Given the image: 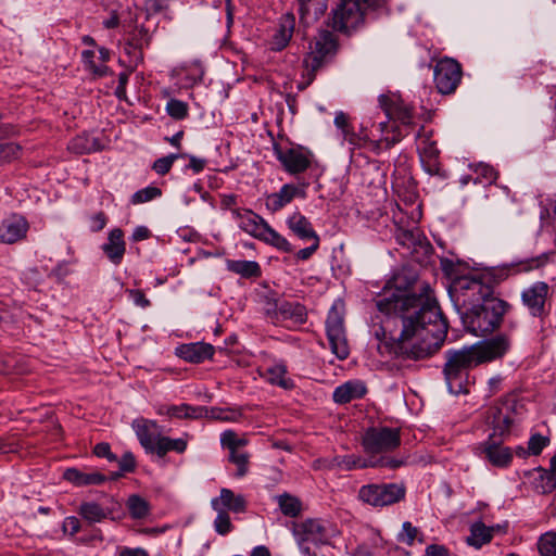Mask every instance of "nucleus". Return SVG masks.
Here are the masks:
<instances>
[{
  "label": "nucleus",
  "instance_id": "4",
  "mask_svg": "<svg viewBox=\"0 0 556 556\" xmlns=\"http://www.w3.org/2000/svg\"><path fill=\"white\" fill-rule=\"evenodd\" d=\"M231 216L238 227L248 235L260 239L283 252H291L290 242L274 230L260 215L247 208H232Z\"/></svg>",
  "mask_w": 556,
  "mask_h": 556
},
{
  "label": "nucleus",
  "instance_id": "15",
  "mask_svg": "<svg viewBox=\"0 0 556 556\" xmlns=\"http://www.w3.org/2000/svg\"><path fill=\"white\" fill-rule=\"evenodd\" d=\"M275 152L283 168L290 174L303 173L312 163V152L301 146L286 149L275 148Z\"/></svg>",
  "mask_w": 556,
  "mask_h": 556
},
{
  "label": "nucleus",
  "instance_id": "11",
  "mask_svg": "<svg viewBox=\"0 0 556 556\" xmlns=\"http://www.w3.org/2000/svg\"><path fill=\"white\" fill-rule=\"evenodd\" d=\"M371 0H341L332 14V28L349 30L358 25L363 18V5Z\"/></svg>",
  "mask_w": 556,
  "mask_h": 556
},
{
  "label": "nucleus",
  "instance_id": "45",
  "mask_svg": "<svg viewBox=\"0 0 556 556\" xmlns=\"http://www.w3.org/2000/svg\"><path fill=\"white\" fill-rule=\"evenodd\" d=\"M21 154V147L14 142L0 143V165L16 160Z\"/></svg>",
  "mask_w": 556,
  "mask_h": 556
},
{
  "label": "nucleus",
  "instance_id": "13",
  "mask_svg": "<svg viewBox=\"0 0 556 556\" xmlns=\"http://www.w3.org/2000/svg\"><path fill=\"white\" fill-rule=\"evenodd\" d=\"M462 79L460 65L453 59L440 60L434 67V83L439 92L450 94L455 91Z\"/></svg>",
  "mask_w": 556,
  "mask_h": 556
},
{
  "label": "nucleus",
  "instance_id": "35",
  "mask_svg": "<svg viewBox=\"0 0 556 556\" xmlns=\"http://www.w3.org/2000/svg\"><path fill=\"white\" fill-rule=\"evenodd\" d=\"M78 514L89 523H96L108 518L110 511L96 502H83Z\"/></svg>",
  "mask_w": 556,
  "mask_h": 556
},
{
  "label": "nucleus",
  "instance_id": "9",
  "mask_svg": "<svg viewBox=\"0 0 556 556\" xmlns=\"http://www.w3.org/2000/svg\"><path fill=\"white\" fill-rule=\"evenodd\" d=\"M405 496V488L397 483L366 484L358 491V498L374 507L389 506Z\"/></svg>",
  "mask_w": 556,
  "mask_h": 556
},
{
  "label": "nucleus",
  "instance_id": "20",
  "mask_svg": "<svg viewBox=\"0 0 556 556\" xmlns=\"http://www.w3.org/2000/svg\"><path fill=\"white\" fill-rule=\"evenodd\" d=\"M510 340L505 334H500L482 345H471L476 355L481 358V364L502 357L509 349Z\"/></svg>",
  "mask_w": 556,
  "mask_h": 556
},
{
  "label": "nucleus",
  "instance_id": "8",
  "mask_svg": "<svg viewBox=\"0 0 556 556\" xmlns=\"http://www.w3.org/2000/svg\"><path fill=\"white\" fill-rule=\"evenodd\" d=\"M401 444V432L396 428H370L363 437V446L370 457L396 450Z\"/></svg>",
  "mask_w": 556,
  "mask_h": 556
},
{
  "label": "nucleus",
  "instance_id": "29",
  "mask_svg": "<svg viewBox=\"0 0 556 556\" xmlns=\"http://www.w3.org/2000/svg\"><path fill=\"white\" fill-rule=\"evenodd\" d=\"M287 225L289 229L302 240L319 238L313 229L311 222L299 212H294L288 217Z\"/></svg>",
  "mask_w": 556,
  "mask_h": 556
},
{
  "label": "nucleus",
  "instance_id": "48",
  "mask_svg": "<svg viewBox=\"0 0 556 556\" xmlns=\"http://www.w3.org/2000/svg\"><path fill=\"white\" fill-rule=\"evenodd\" d=\"M549 444V438L540 433L530 437L528 442V453L531 455H540L542 451Z\"/></svg>",
  "mask_w": 556,
  "mask_h": 556
},
{
  "label": "nucleus",
  "instance_id": "14",
  "mask_svg": "<svg viewBox=\"0 0 556 556\" xmlns=\"http://www.w3.org/2000/svg\"><path fill=\"white\" fill-rule=\"evenodd\" d=\"M390 121L374 123L372 129L368 131L371 138L370 146L375 153L390 149L405 137L399 126L390 125Z\"/></svg>",
  "mask_w": 556,
  "mask_h": 556
},
{
  "label": "nucleus",
  "instance_id": "56",
  "mask_svg": "<svg viewBox=\"0 0 556 556\" xmlns=\"http://www.w3.org/2000/svg\"><path fill=\"white\" fill-rule=\"evenodd\" d=\"M121 472L113 475L112 479H116L122 476L123 472H131L136 467V462L132 453L125 452L123 456L117 460Z\"/></svg>",
  "mask_w": 556,
  "mask_h": 556
},
{
  "label": "nucleus",
  "instance_id": "46",
  "mask_svg": "<svg viewBox=\"0 0 556 556\" xmlns=\"http://www.w3.org/2000/svg\"><path fill=\"white\" fill-rule=\"evenodd\" d=\"M166 112L175 119H182L188 115V105L184 101L170 99L166 104Z\"/></svg>",
  "mask_w": 556,
  "mask_h": 556
},
{
  "label": "nucleus",
  "instance_id": "33",
  "mask_svg": "<svg viewBox=\"0 0 556 556\" xmlns=\"http://www.w3.org/2000/svg\"><path fill=\"white\" fill-rule=\"evenodd\" d=\"M300 14L306 24L317 21L327 10V0H299Z\"/></svg>",
  "mask_w": 556,
  "mask_h": 556
},
{
  "label": "nucleus",
  "instance_id": "5",
  "mask_svg": "<svg viewBox=\"0 0 556 556\" xmlns=\"http://www.w3.org/2000/svg\"><path fill=\"white\" fill-rule=\"evenodd\" d=\"M448 293L460 313L493 298L490 286L483 283L480 279L469 276L454 279L450 286Z\"/></svg>",
  "mask_w": 556,
  "mask_h": 556
},
{
  "label": "nucleus",
  "instance_id": "39",
  "mask_svg": "<svg viewBox=\"0 0 556 556\" xmlns=\"http://www.w3.org/2000/svg\"><path fill=\"white\" fill-rule=\"evenodd\" d=\"M329 468H340L344 470H353L357 468H368V459H363L355 455L334 456L329 460Z\"/></svg>",
  "mask_w": 556,
  "mask_h": 556
},
{
  "label": "nucleus",
  "instance_id": "37",
  "mask_svg": "<svg viewBox=\"0 0 556 556\" xmlns=\"http://www.w3.org/2000/svg\"><path fill=\"white\" fill-rule=\"evenodd\" d=\"M187 448V441L184 439H170L168 437L160 435L159 440H156V444L152 451V453L157 454L160 457H163L169 451H174L177 453H184Z\"/></svg>",
  "mask_w": 556,
  "mask_h": 556
},
{
  "label": "nucleus",
  "instance_id": "6",
  "mask_svg": "<svg viewBox=\"0 0 556 556\" xmlns=\"http://www.w3.org/2000/svg\"><path fill=\"white\" fill-rule=\"evenodd\" d=\"M311 51L303 60V83L298 88L305 89L315 79V73L320 68L328 56L332 55L337 49V40L332 31L320 30L309 47Z\"/></svg>",
  "mask_w": 556,
  "mask_h": 556
},
{
  "label": "nucleus",
  "instance_id": "16",
  "mask_svg": "<svg viewBox=\"0 0 556 556\" xmlns=\"http://www.w3.org/2000/svg\"><path fill=\"white\" fill-rule=\"evenodd\" d=\"M517 422V415L509 404H503L493 408L490 417V424L492 425V433H490V440L502 439L510 433V429Z\"/></svg>",
  "mask_w": 556,
  "mask_h": 556
},
{
  "label": "nucleus",
  "instance_id": "10",
  "mask_svg": "<svg viewBox=\"0 0 556 556\" xmlns=\"http://www.w3.org/2000/svg\"><path fill=\"white\" fill-rule=\"evenodd\" d=\"M549 286L545 281H535L521 292V302L533 317L544 318L548 315Z\"/></svg>",
  "mask_w": 556,
  "mask_h": 556
},
{
  "label": "nucleus",
  "instance_id": "12",
  "mask_svg": "<svg viewBox=\"0 0 556 556\" xmlns=\"http://www.w3.org/2000/svg\"><path fill=\"white\" fill-rule=\"evenodd\" d=\"M326 331L332 353L339 359H345L350 354V350L345 338L343 317L334 307L328 313Z\"/></svg>",
  "mask_w": 556,
  "mask_h": 556
},
{
  "label": "nucleus",
  "instance_id": "30",
  "mask_svg": "<svg viewBox=\"0 0 556 556\" xmlns=\"http://www.w3.org/2000/svg\"><path fill=\"white\" fill-rule=\"evenodd\" d=\"M366 393V388L362 382L348 381L333 391V401L338 404H345L352 400L359 399Z\"/></svg>",
  "mask_w": 556,
  "mask_h": 556
},
{
  "label": "nucleus",
  "instance_id": "40",
  "mask_svg": "<svg viewBox=\"0 0 556 556\" xmlns=\"http://www.w3.org/2000/svg\"><path fill=\"white\" fill-rule=\"evenodd\" d=\"M279 508L285 516L296 517L302 510V504L299 498L290 494H281L277 497Z\"/></svg>",
  "mask_w": 556,
  "mask_h": 556
},
{
  "label": "nucleus",
  "instance_id": "7",
  "mask_svg": "<svg viewBox=\"0 0 556 556\" xmlns=\"http://www.w3.org/2000/svg\"><path fill=\"white\" fill-rule=\"evenodd\" d=\"M293 534L303 556H317L319 547L329 543L328 529L321 519H306L296 523Z\"/></svg>",
  "mask_w": 556,
  "mask_h": 556
},
{
  "label": "nucleus",
  "instance_id": "63",
  "mask_svg": "<svg viewBox=\"0 0 556 556\" xmlns=\"http://www.w3.org/2000/svg\"><path fill=\"white\" fill-rule=\"evenodd\" d=\"M128 294L137 306L144 308L150 305V301L146 298L144 293L141 290H128Z\"/></svg>",
  "mask_w": 556,
  "mask_h": 556
},
{
  "label": "nucleus",
  "instance_id": "59",
  "mask_svg": "<svg viewBox=\"0 0 556 556\" xmlns=\"http://www.w3.org/2000/svg\"><path fill=\"white\" fill-rule=\"evenodd\" d=\"M491 195L503 204L515 201V197L511 194L510 190L505 186H495Z\"/></svg>",
  "mask_w": 556,
  "mask_h": 556
},
{
  "label": "nucleus",
  "instance_id": "57",
  "mask_svg": "<svg viewBox=\"0 0 556 556\" xmlns=\"http://www.w3.org/2000/svg\"><path fill=\"white\" fill-rule=\"evenodd\" d=\"M417 534L418 529L414 527L409 521H405L402 525V531L399 533L397 540L407 545H413Z\"/></svg>",
  "mask_w": 556,
  "mask_h": 556
},
{
  "label": "nucleus",
  "instance_id": "55",
  "mask_svg": "<svg viewBox=\"0 0 556 556\" xmlns=\"http://www.w3.org/2000/svg\"><path fill=\"white\" fill-rule=\"evenodd\" d=\"M477 179H479L481 182L485 181L488 184H492L497 179V172L488 164H479L476 168Z\"/></svg>",
  "mask_w": 556,
  "mask_h": 556
},
{
  "label": "nucleus",
  "instance_id": "38",
  "mask_svg": "<svg viewBox=\"0 0 556 556\" xmlns=\"http://www.w3.org/2000/svg\"><path fill=\"white\" fill-rule=\"evenodd\" d=\"M277 307L285 319H291L295 324H303L306 320L305 307L300 303L283 301L277 304Z\"/></svg>",
  "mask_w": 556,
  "mask_h": 556
},
{
  "label": "nucleus",
  "instance_id": "3",
  "mask_svg": "<svg viewBox=\"0 0 556 556\" xmlns=\"http://www.w3.org/2000/svg\"><path fill=\"white\" fill-rule=\"evenodd\" d=\"M506 308L505 301L493 296L462 312V320L469 332L482 337L494 331L501 325Z\"/></svg>",
  "mask_w": 556,
  "mask_h": 556
},
{
  "label": "nucleus",
  "instance_id": "18",
  "mask_svg": "<svg viewBox=\"0 0 556 556\" xmlns=\"http://www.w3.org/2000/svg\"><path fill=\"white\" fill-rule=\"evenodd\" d=\"M29 225L27 220L17 214L4 218L0 223V242L12 244L26 237Z\"/></svg>",
  "mask_w": 556,
  "mask_h": 556
},
{
  "label": "nucleus",
  "instance_id": "44",
  "mask_svg": "<svg viewBox=\"0 0 556 556\" xmlns=\"http://www.w3.org/2000/svg\"><path fill=\"white\" fill-rule=\"evenodd\" d=\"M538 548L541 556H556V533L542 534L538 541Z\"/></svg>",
  "mask_w": 556,
  "mask_h": 556
},
{
  "label": "nucleus",
  "instance_id": "61",
  "mask_svg": "<svg viewBox=\"0 0 556 556\" xmlns=\"http://www.w3.org/2000/svg\"><path fill=\"white\" fill-rule=\"evenodd\" d=\"M551 255H553V253H542L536 257L529 258L525 263V269L530 270L544 266L545 264L548 263Z\"/></svg>",
  "mask_w": 556,
  "mask_h": 556
},
{
  "label": "nucleus",
  "instance_id": "34",
  "mask_svg": "<svg viewBox=\"0 0 556 556\" xmlns=\"http://www.w3.org/2000/svg\"><path fill=\"white\" fill-rule=\"evenodd\" d=\"M226 265L228 270L243 278L258 277L261 275V267L254 261L228 260Z\"/></svg>",
  "mask_w": 556,
  "mask_h": 556
},
{
  "label": "nucleus",
  "instance_id": "32",
  "mask_svg": "<svg viewBox=\"0 0 556 556\" xmlns=\"http://www.w3.org/2000/svg\"><path fill=\"white\" fill-rule=\"evenodd\" d=\"M493 534V527H488L481 521L473 522L470 526V535L467 536L466 542L470 546L480 548L492 541Z\"/></svg>",
  "mask_w": 556,
  "mask_h": 556
},
{
  "label": "nucleus",
  "instance_id": "64",
  "mask_svg": "<svg viewBox=\"0 0 556 556\" xmlns=\"http://www.w3.org/2000/svg\"><path fill=\"white\" fill-rule=\"evenodd\" d=\"M311 240H312V244L309 247L301 249L296 253V257L299 260L305 261V260L309 258L317 251V249L319 247V238H315V239H311Z\"/></svg>",
  "mask_w": 556,
  "mask_h": 556
},
{
  "label": "nucleus",
  "instance_id": "21",
  "mask_svg": "<svg viewBox=\"0 0 556 556\" xmlns=\"http://www.w3.org/2000/svg\"><path fill=\"white\" fill-rule=\"evenodd\" d=\"M132 428L140 444L148 453H152L156 444V440H159L161 435L159 425L153 420L137 419L132 422Z\"/></svg>",
  "mask_w": 556,
  "mask_h": 556
},
{
  "label": "nucleus",
  "instance_id": "52",
  "mask_svg": "<svg viewBox=\"0 0 556 556\" xmlns=\"http://www.w3.org/2000/svg\"><path fill=\"white\" fill-rule=\"evenodd\" d=\"M540 475V488L542 489L543 493L552 492L556 489V472H554L552 469H539Z\"/></svg>",
  "mask_w": 556,
  "mask_h": 556
},
{
  "label": "nucleus",
  "instance_id": "27",
  "mask_svg": "<svg viewBox=\"0 0 556 556\" xmlns=\"http://www.w3.org/2000/svg\"><path fill=\"white\" fill-rule=\"evenodd\" d=\"M294 16L287 14L280 18L279 27L271 39V49L280 51L287 47L294 30Z\"/></svg>",
  "mask_w": 556,
  "mask_h": 556
},
{
  "label": "nucleus",
  "instance_id": "53",
  "mask_svg": "<svg viewBox=\"0 0 556 556\" xmlns=\"http://www.w3.org/2000/svg\"><path fill=\"white\" fill-rule=\"evenodd\" d=\"M180 155L179 154H169L167 156H164V157H161V159H157L153 165H152V169L157 173L159 175H165L167 174L174 162L179 157Z\"/></svg>",
  "mask_w": 556,
  "mask_h": 556
},
{
  "label": "nucleus",
  "instance_id": "19",
  "mask_svg": "<svg viewBox=\"0 0 556 556\" xmlns=\"http://www.w3.org/2000/svg\"><path fill=\"white\" fill-rule=\"evenodd\" d=\"M378 101L389 119L396 121L403 126H409L413 123L412 109L401 99L381 94Z\"/></svg>",
  "mask_w": 556,
  "mask_h": 556
},
{
  "label": "nucleus",
  "instance_id": "23",
  "mask_svg": "<svg viewBox=\"0 0 556 556\" xmlns=\"http://www.w3.org/2000/svg\"><path fill=\"white\" fill-rule=\"evenodd\" d=\"M211 506L215 511L228 509L241 514L247 509V501L243 495L235 494L230 489L223 488L219 496L211 500Z\"/></svg>",
  "mask_w": 556,
  "mask_h": 556
},
{
  "label": "nucleus",
  "instance_id": "1",
  "mask_svg": "<svg viewBox=\"0 0 556 556\" xmlns=\"http://www.w3.org/2000/svg\"><path fill=\"white\" fill-rule=\"evenodd\" d=\"M376 306L381 313L402 317L403 329L396 352L419 359L432 355L442 346L447 323L429 285H422L419 294L401 292L378 299Z\"/></svg>",
  "mask_w": 556,
  "mask_h": 556
},
{
  "label": "nucleus",
  "instance_id": "28",
  "mask_svg": "<svg viewBox=\"0 0 556 556\" xmlns=\"http://www.w3.org/2000/svg\"><path fill=\"white\" fill-rule=\"evenodd\" d=\"M180 356L191 363H202L214 354V346L208 343L197 342L185 344L179 349Z\"/></svg>",
  "mask_w": 556,
  "mask_h": 556
},
{
  "label": "nucleus",
  "instance_id": "22",
  "mask_svg": "<svg viewBox=\"0 0 556 556\" xmlns=\"http://www.w3.org/2000/svg\"><path fill=\"white\" fill-rule=\"evenodd\" d=\"M101 249L112 264L119 265L126 252L123 230L119 228L112 229Z\"/></svg>",
  "mask_w": 556,
  "mask_h": 556
},
{
  "label": "nucleus",
  "instance_id": "31",
  "mask_svg": "<svg viewBox=\"0 0 556 556\" xmlns=\"http://www.w3.org/2000/svg\"><path fill=\"white\" fill-rule=\"evenodd\" d=\"M161 414H166L170 417L199 419L207 416L208 408L204 406H191L189 404L172 405L165 407V410H160Z\"/></svg>",
  "mask_w": 556,
  "mask_h": 556
},
{
  "label": "nucleus",
  "instance_id": "54",
  "mask_svg": "<svg viewBox=\"0 0 556 556\" xmlns=\"http://www.w3.org/2000/svg\"><path fill=\"white\" fill-rule=\"evenodd\" d=\"M343 138L352 146L361 147L363 142H369L371 141L369 132L366 130L365 127L362 128L359 134H355L354 131H351L350 129L343 132Z\"/></svg>",
  "mask_w": 556,
  "mask_h": 556
},
{
  "label": "nucleus",
  "instance_id": "43",
  "mask_svg": "<svg viewBox=\"0 0 556 556\" xmlns=\"http://www.w3.org/2000/svg\"><path fill=\"white\" fill-rule=\"evenodd\" d=\"M93 58H94L93 50H84L81 52V59H83L86 70L89 71L90 73H92V75L96 77H103V76L108 75L109 67L104 64L96 65Z\"/></svg>",
  "mask_w": 556,
  "mask_h": 556
},
{
  "label": "nucleus",
  "instance_id": "24",
  "mask_svg": "<svg viewBox=\"0 0 556 556\" xmlns=\"http://www.w3.org/2000/svg\"><path fill=\"white\" fill-rule=\"evenodd\" d=\"M63 478L75 486L100 485L106 481V477L100 471H81L77 468H68Z\"/></svg>",
  "mask_w": 556,
  "mask_h": 556
},
{
  "label": "nucleus",
  "instance_id": "2",
  "mask_svg": "<svg viewBox=\"0 0 556 556\" xmlns=\"http://www.w3.org/2000/svg\"><path fill=\"white\" fill-rule=\"evenodd\" d=\"M443 374L450 393L458 395L468 393L469 371L481 364L471 346L445 352Z\"/></svg>",
  "mask_w": 556,
  "mask_h": 556
},
{
  "label": "nucleus",
  "instance_id": "17",
  "mask_svg": "<svg viewBox=\"0 0 556 556\" xmlns=\"http://www.w3.org/2000/svg\"><path fill=\"white\" fill-rule=\"evenodd\" d=\"M150 37L144 28L134 31L124 45V53L127 55V67L134 72L143 61V48L149 46Z\"/></svg>",
  "mask_w": 556,
  "mask_h": 556
},
{
  "label": "nucleus",
  "instance_id": "60",
  "mask_svg": "<svg viewBox=\"0 0 556 556\" xmlns=\"http://www.w3.org/2000/svg\"><path fill=\"white\" fill-rule=\"evenodd\" d=\"M62 529L65 534L74 536L80 530V521L75 516H68L64 519Z\"/></svg>",
  "mask_w": 556,
  "mask_h": 556
},
{
  "label": "nucleus",
  "instance_id": "50",
  "mask_svg": "<svg viewBox=\"0 0 556 556\" xmlns=\"http://www.w3.org/2000/svg\"><path fill=\"white\" fill-rule=\"evenodd\" d=\"M215 531L220 535H226L232 530L230 517L227 511L219 509L214 520Z\"/></svg>",
  "mask_w": 556,
  "mask_h": 556
},
{
  "label": "nucleus",
  "instance_id": "49",
  "mask_svg": "<svg viewBox=\"0 0 556 556\" xmlns=\"http://www.w3.org/2000/svg\"><path fill=\"white\" fill-rule=\"evenodd\" d=\"M404 464L403 460L389 457V456H380V457H369L368 458V465L372 468H382L387 467L390 469H395L401 467Z\"/></svg>",
  "mask_w": 556,
  "mask_h": 556
},
{
  "label": "nucleus",
  "instance_id": "42",
  "mask_svg": "<svg viewBox=\"0 0 556 556\" xmlns=\"http://www.w3.org/2000/svg\"><path fill=\"white\" fill-rule=\"evenodd\" d=\"M162 195V190L154 186H148L143 189L136 191L130 199L131 204L138 205L150 202Z\"/></svg>",
  "mask_w": 556,
  "mask_h": 556
},
{
  "label": "nucleus",
  "instance_id": "36",
  "mask_svg": "<svg viewBox=\"0 0 556 556\" xmlns=\"http://www.w3.org/2000/svg\"><path fill=\"white\" fill-rule=\"evenodd\" d=\"M263 378L271 384L283 389L293 388V381L287 377V369L283 365H274L265 369Z\"/></svg>",
  "mask_w": 556,
  "mask_h": 556
},
{
  "label": "nucleus",
  "instance_id": "47",
  "mask_svg": "<svg viewBox=\"0 0 556 556\" xmlns=\"http://www.w3.org/2000/svg\"><path fill=\"white\" fill-rule=\"evenodd\" d=\"M220 442L222 445L227 447L230 452L238 451L240 446L247 444L244 439L238 438L237 434L231 430H227L222 433Z\"/></svg>",
  "mask_w": 556,
  "mask_h": 556
},
{
  "label": "nucleus",
  "instance_id": "25",
  "mask_svg": "<svg viewBox=\"0 0 556 556\" xmlns=\"http://www.w3.org/2000/svg\"><path fill=\"white\" fill-rule=\"evenodd\" d=\"M483 454L485 458L495 467H506L513 459L510 450L503 446L496 439L490 440L484 444Z\"/></svg>",
  "mask_w": 556,
  "mask_h": 556
},
{
  "label": "nucleus",
  "instance_id": "51",
  "mask_svg": "<svg viewBox=\"0 0 556 556\" xmlns=\"http://www.w3.org/2000/svg\"><path fill=\"white\" fill-rule=\"evenodd\" d=\"M229 460L238 467L237 477H243L248 472L249 455L247 453L232 451Z\"/></svg>",
  "mask_w": 556,
  "mask_h": 556
},
{
  "label": "nucleus",
  "instance_id": "41",
  "mask_svg": "<svg viewBox=\"0 0 556 556\" xmlns=\"http://www.w3.org/2000/svg\"><path fill=\"white\" fill-rule=\"evenodd\" d=\"M127 508L131 517L136 519L144 518L149 514L148 502L139 495L129 496L127 501Z\"/></svg>",
  "mask_w": 556,
  "mask_h": 556
},
{
  "label": "nucleus",
  "instance_id": "26",
  "mask_svg": "<svg viewBox=\"0 0 556 556\" xmlns=\"http://www.w3.org/2000/svg\"><path fill=\"white\" fill-rule=\"evenodd\" d=\"M301 193L300 188L295 185L286 184L278 192L267 195L266 207L271 212H278Z\"/></svg>",
  "mask_w": 556,
  "mask_h": 556
},
{
  "label": "nucleus",
  "instance_id": "58",
  "mask_svg": "<svg viewBox=\"0 0 556 556\" xmlns=\"http://www.w3.org/2000/svg\"><path fill=\"white\" fill-rule=\"evenodd\" d=\"M170 2L172 0H144V10L148 15L163 13L169 8Z\"/></svg>",
  "mask_w": 556,
  "mask_h": 556
},
{
  "label": "nucleus",
  "instance_id": "62",
  "mask_svg": "<svg viewBox=\"0 0 556 556\" xmlns=\"http://www.w3.org/2000/svg\"><path fill=\"white\" fill-rule=\"evenodd\" d=\"M130 73H131L130 68H128L127 71L122 72L118 75V85L115 89V94L121 100L126 99V86H127Z\"/></svg>",
  "mask_w": 556,
  "mask_h": 556
}]
</instances>
